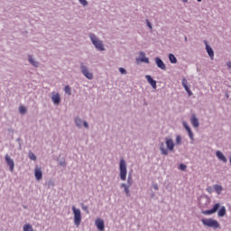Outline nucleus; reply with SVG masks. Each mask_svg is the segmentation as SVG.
<instances>
[{
	"instance_id": "38",
	"label": "nucleus",
	"mask_w": 231,
	"mask_h": 231,
	"mask_svg": "<svg viewBox=\"0 0 231 231\" xmlns=\"http://www.w3.org/2000/svg\"><path fill=\"white\" fill-rule=\"evenodd\" d=\"M154 190H158V184H153Z\"/></svg>"
},
{
	"instance_id": "17",
	"label": "nucleus",
	"mask_w": 231,
	"mask_h": 231,
	"mask_svg": "<svg viewBox=\"0 0 231 231\" xmlns=\"http://www.w3.org/2000/svg\"><path fill=\"white\" fill-rule=\"evenodd\" d=\"M145 79H147L149 84L152 86V88H153V89H156V80L152 79V78H151V76L149 75H146Z\"/></svg>"
},
{
	"instance_id": "13",
	"label": "nucleus",
	"mask_w": 231,
	"mask_h": 231,
	"mask_svg": "<svg viewBox=\"0 0 231 231\" xmlns=\"http://www.w3.org/2000/svg\"><path fill=\"white\" fill-rule=\"evenodd\" d=\"M183 126L186 129V131H188V134H189L190 140H194V134L192 133L190 126H189V125L186 122L183 123Z\"/></svg>"
},
{
	"instance_id": "44",
	"label": "nucleus",
	"mask_w": 231,
	"mask_h": 231,
	"mask_svg": "<svg viewBox=\"0 0 231 231\" xmlns=\"http://www.w3.org/2000/svg\"><path fill=\"white\" fill-rule=\"evenodd\" d=\"M185 42H187V37H185Z\"/></svg>"
},
{
	"instance_id": "6",
	"label": "nucleus",
	"mask_w": 231,
	"mask_h": 231,
	"mask_svg": "<svg viewBox=\"0 0 231 231\" xmlns=\"http://www.w3.org/2000/svg\"><path fill=\"white\" fill-rule=\"evenodd\" d=\"M81 71L86 79L93 80V73L89 72V69H88V67L84 66V63H81Z\"/></svg>"
},
{
	"instance_id": "34",
	"label": "nucleus",
	"mask_w": 231,
	"mask_h": 231,
	"mask_svg": "<svg viewBox=\"0 0 231 231\" xmlns=\"http://www.w3.org/2000/svg\"><path fill=\"white\" fill-rule=\"evenodd\" d=\"M179 169H180V171H186L187 165L181 163V164H180Z\"/></svg>"
},
{
	"instance_id": "39",
	"label": "nucleus",
	"mask_w": 231,
	"mask_h": 231,
	"mask_svg": "<svg viewBox=\"0 0 231 231\" xmlns=\"http://www.w3.org/2000/svg\"><path fill=\"white\" fill-rule=\"evenodd\" d=\"M208 192H212V188H208Z\"/></svg>"
},
{
	"instance_id": "42",
	"label": "nucleus",
	"mask_w": 231,
	"mask_h": 231,
	"mask_svg": "<svg viewBox=\"0 0 231 231\" xmlns=\"http://www.w3.org/2000/svg\"><path fill=\"white\" fill-rule=\"evenodd\" d=\"M199 3H201L202 0H197Z\"/></svg>"
},
{
	"instance_id": "8",
	"label": "nucleus",
	"mask_w": 231,
	"mask_h": 231,
	"mask_svg": "<svg viewBox=\"0 0 231 231\" xmlns=\"http://www.w3.org/2000/svg\"><path fill=\"white\" fill-rule=\"evenodd\" d=\"M95 225L97 228L100 231H104L106 228V225L104 224V219L102 218H97L95 221Z\"/></svg>"
},
{
	"instance_id": "12",
	"label": "nucleus",
	"mask_w": 231,
	"mask_h": 231,
	"mask_svg": "<svg viewBox=\"0 0 231 231\" xmlns=\"http://www.w3.org/2000/svg\"><path fill=\"white\" fill-rule=\"evenodd\" d=\"M136 60L137 61L140 60V62H144L145 64H149V58L145 57L144 52H140L139 58Z\"/></svg>"
},
{
	"instance_id": "33",
	"label": "nucleus",
	"mask_w": 231,
	"mask_h": 231,
	"mask_svg": "<svg viewBox=\"0 0 231 231\" xmlns=\"http://www.w3.org/2000/svg\"><path fill=\"white\" fill-rule=\"evenodd\" d=\"M119 71L122 73V75H127V70H125L124 68H119Z\"/></svg>"
},
{
	"instance_id": "25",
	"label": "nucleus",
	"mask_w": 231,
	"mask_h": 231,
	"mask_svg": "<svg viewBox=\"0 0 231 231\" xmlns=\"http://www.w3.org/2000/svg\"><path fill=\"white\" fill-rule=\"evenodd\" d=\"M29 62L34 66V68H37L39 66V62L35 61L32 56H29Z\"/></svg>"
},
{
	"instance_id": "35",
	"label": "nucleus",
	"mask_w": 231,
	"mask_h": 231,
	"mask_svg": "<svg viewBox=\"0 0 231 231\" xmlns=\"http://www.w3.org/2000/svg\"><path fill=\"white\" fill-rule=\"evenodd\" d=\"M80 5H82L83 6H88V0H79Z\"/></svg>"
},
{
	"instance_id": "27",
	"label": "nucleus",
	"mask_w": 231,
	"mask_h": 231,
	"mask_svg": "<svg viewBox=\"0 0 231 231\" xmlns=\"http://www.w3.org/2000/svg\"><path fill=\"white\" fill-rule=\"evenodd\" d=\"M64 91L67 95H71V88L69 85L65 86Z\"/></svg>"
},
{
	"instance_id": "37",
	"label": "nucleus",
	"mask_w": 231,
	"mask_h": 231,
	"mask_svg": "<svg viewBox=\"0 0 231 231\" xmlns=\"http://www.w3.org/2000/svg\"><path fill=\"white\" fill-rule=\"evenodd\" d=\"M83 125L84 127H86L88 129V127H89V125H88V122L84 121L83 122Z\"/></svg>"
},
{
	"instance_id": "10",
	"label": "nucleus",
	"mask_w": 231,
	"mask_h": 231,
	"mask_svg": "<svg viewBox=\"0 0 231 231\" xmlns=\"http://www.w3.org/2000/svg\"><path fill=\"white\" fill-rule=\"evenodd\" d=\"M51 100L53 104L59 106L60 104V94L59 93H52Z\"/></svg>"
},
{
	"instance_id": "28",
	"label": "nucleus",
	"mask_w": 231,
	"mask_h": 231,
	"mask_svg": "<svg viewBox=\"0 0 231 231\" xmlns=\"http://www.w3.org/2000/svg\"><path fill=\"white\" fill-rule=\"evenodd\" d=\"M75 123L78 125V127H82V121L80 118H76Z\"/></svg>"
},
{
	"instance_id": "40",
	"label": "nucleus",
	"mask_w": 231,
	"mask_h": 231,
	"mask_svg": "<svg viewBox=\"0 0 231 231\" xmlns=\"http://www.w3.org/2000/svg\"><path fill=\"white\" fill-rule=\"evenodd\" d=\"M82 208H83L84 210H88V206H83Z\"/></svg>"
},
{
	"instance_id": "7",
	"label": "nucleus",
	"mask_w": 231,
	"mask_h": 231,
	"mask_svg": "<svg viewBox=\"0 0 231 231\" xmlns=\"http://www.w3.org/2000/svg\"><path fill=\"white\" fill-rule=\"evenodd\" d=\"M5 162H6V164L8 165V167H9V171L11 172H14V169L15 167V163L14 162V159H12V157H10V155L6 154L5 155Z\"/></svg>"
},
{
	"instance_id": "36",
	"label": "nucleus",
	"mask_w": 231,
	"mask_h": 231,
	"mask_svg": "<svg viewBox=\"0 0 231 231\" xmlns=\"http://www.w3.org/2000/svg\"><path fill=\"white\" fill-rule=\"evenodd\" d=\"M147 21V26L149 27L150 30H152V25L151 24V22H149V20Z\"/></svg>"
},
{
	"instance_id": "19",
	"label": "nucleus",
	"mask_w": 231,
	"mask_h": 231,
	"mask_svg": "<svg viewBox=\"0 0 231 231\" xmlns=\"http://www.w3.org/2000/svg\"><path fill=\"white\" fill-rule=\"evenodd\" d=\"M206 50L211 60H214V51L206 43Z\"/></svg>"
},
{
	"instance_id": "24",
	"label": "nucleus",
	"mask_w": 231,
	"mask_h": 231,
	"mask_svg": "<svg viewBox=\"0 0 231 231\" xmlns=\"http://www.w3.org/2000/svg\"><path fill=\"white\" fill-rule=\"evenodd\" d=\"M169 60L171 62V64H176V62H178V59H176V56H174V54H170Z\"/></svg>"
},
{
	"instance_id": "5",
	"label": "nucleus",
	"mask_w": 231,
	"mask_h": 231,
	"mask_svg": "<svg viewBox=\"0 0 231 231\" xmlns=\"http://www.w3.org/2000/svg\"><path fill=\"white\" fill-rule=\"evenodd\" d=\"M219 208H221V204L217 203L213 206L211 209L202 211V214H204V216H210L211 214H216V212L219 210Z\"/></svg>"
},
{
	"instance_id": "1",
	"label": "nucleus",
	"mask_w": 231,
	"mask_h": 231,
	"mask_svg": "<svg viewBox=\"0 0 231 231\" xmlns=\"http://www.w3.org/2000/svg\"><path fill=\"white\" fill-rule=\"evenodd\" d=\"M119 172H120V179L122 181H125L127 178V163H125V160L121 159L119 164Z\"/></svg>"
},
{
	"instance_id": "20",
	"label": "nucleus",
	"mask_w": 231,
	"mask_h": 231,
	"mask_svg": "<svg viewBox=\"0 0 231 231\" xmlns=\"http://www.w3.org/2000/svg\"><path fill=\"white\" fill-rule=\"evenodd\" d=\"M191 124L193 127H199V121L198 120L195 115H193L191 117Z\"/></svg>"
},
{
	"instance_id": "3",
	"label": "nucleus",
	"mask_w": 231,
	"mask_h": 231,
	"mask_svg": "<svg viewBox=\"0 0 231 231\" xmlns=\"http://www.w3.org/2000/svg\"><path fill=\"white\" fill-rule=\"evenodd\" d=\"M72 212L74 214V225L80 226V223H82V212L75 206H72Z\"/></svg>"
},
{
	"instance_id": "15",
	"label": "nucleus",
	"mask_w": 231,
	"mask_h": 231,
	"mask_svg": "<svg viewBox=\"0 0 231 231\" xmlns=\"http://www.w3.org/2000/svg\"><path fill=\"white\" fill-rule=\"evenodd\" d=\"M166 146L169 151H174V141L172 139H166Z\"/></svg>"
},
{
	"instance_id": "43",
	"label": "nucleus",
	"mask_w": 231,
	"mask_h": 231,
	"mask_svg": "<svg viewBox=\"0 0 231 231\" xmlns=\"http://www.w3.org/2000/svg\"><path fill=\"white\" fill-rule=\"evenodd\" d=\"M183 1V3H187V0H182Z\"/></svg>"
},
{
	"instance_id": "21",
	"label": "nucleus",
	"mask_w": 231,
	"mask_h": 231,
	"mask_svg": "<svg viewBox=\"0 0 231 231\" xmlns=\"http://www.w3.org/2000/svg\"><path fill=\"white\" fill-rule=\"evenodd\" d=\"M160 151L162 154H163L164 156H167V154H169V151H167V149L165 148V144L163 143H161Z\"/></svg>"
},
{
	"instance_id": "22",
	"label": "nucleus",
	"mask_w": 231,
	"mask_h": 231,
	"mask_svg": "<svg viewBox=\"0 0 231 231\" xmlns=\"http://www.w3.org/2000/svg\"><path fill=\"white\" fill-rule=\"evenodd\" d=\"M121 187L123 188V189H125V195L126 196H131V191L129 190V188L131 187V186H127V184H125V183H123V184H121Z\"/></svg>"
},
{
	"instance_id": "23",
	"label": "nucleus",
	"mask_w": 231,
	"mask_h": 231,
	"mask_svg": "<svg viewBox=\"0 0 231 231\" xmlns=\"http://www.w3.org/2000/svg\"><path fill=\"white\" fill-rule=\"evenodd\" d=\"M214 189L217 194H221V192H223V186L216 184L214 185Z\"/></svg>"
},
{
	"instance_id": "14",
	"label": "nucleus",
	"mask_w": 231,
	"mask_h": 231,
	"mask_svg": "<svg viewBox=\"0 0 231 231\" xmlns=\"http://www.w3.org/2000/svg\"><path fill=\"white\" fill-rule=\"evenodd\" d=\"M156 65L160 68V69H166L167 66H165V63H163V60L160 58L155 59Z\"/></svg>"
},
{
	"instance_id": "9",
	"label": "nucleus",
	"mask_w": 231,
	"mask_h": 231,
	"mask_svg": "<svg viewBox=\"0 0 231 231\" xmlns=\"http://www.w3.org/2000/svg\"><path fill=\"white\" fill-rule=\"evenodd\" d=\"M181 84L185 91H187L189 97H192V91H190V87H189V82L187 81V79H183Z\"/></svg>"
},
{
	"instance_id": "16",
	"label": "nucleus",
	"mask_w": 231,
	"mask_h": 231,
	"mask_svg": "<svg viewBox=\"0 0 231 231\" xmlns=\"http://www.w3.org/2000/svg\"><path fill=\"white\" fill-rule=\"evenodd\" d=\"M216 154H217V157L218 158V160H220L224 163H226L227 160H226V157L225 156V154H223V152H221L220 151H217Z\"/></svg>"
},
{
	"instance_id": "31",
	"label": "nucleus",
	"mask_w": 231,
	"mask_h": 231,
	"mask_svg": "<svg viewBox=\"0 0 231 231\" xmlns=\"http://www.w3.org/2000/svg\"><path fill=\"white\" fill-rule=\"evenodd\" d=\"M19 111L22 115H24V113H26V106H20Z\"/></svg>"
},
{
	"instance_id": "30",
	"label": "nucleus",
	"mask_w": 231,
	"mask_h": 231,
	"mask_svg": "<svg viewBox=\"0 0 231 231\" xmlns=\"http://www.w3.org/2000/svg\"><path fill=\"white\" fill-rule=\"evenodd\" d=\"M29 158L30 160H33V162L37 160V156H35L33 152H29Z\"/></svg>"
},
{
	"instance_id": "29",
	"label": "nucleus",
	"mask_w": 231,
	"mask_h": 231,
	"mask_svg": "<svg viewBox=\"0 0 231 231\" xmlns=\"http://www.w3.org/2000/svg\"><path fill=\"white\" fill-rule=\"evenodd\" d=\"M133 185V177L129 176L127 179V187H131Z\"/></svg>"
},
{
	"instance_id": "32",
	"label": "nucleus",
	"mask_w": 231,
	"mask_h": 231,
	"mask_svg": "<svg viewBox=\"0 0 231 231\" xmlns=\"http://www.w3.org/2000/svg\"><path fill=\"white\" fill-rule=\"evenodd\" d=\"M176 143H177L178 145L181 144V136L177 135V137H176Z\"/></svg>"
},
{
	"instance_id": "4",
	"label": "nucleus",
	"mask_w": 231,
	"mask_h": 231,
	"mask_svg": "<svg viewBox=\"0 0 231 231\" xmlns=\"http://www.w3.org/2000/svg\"><path fill=\"white\" fill-rule=\"evenodd\" d=\"M90 40L92 42V44H94L95 48L98 50L99 51H104V43H102V41L98 40L95 34H90Z\"/></svg>"
},
{
	"instance_id": "2",
	"label": "nucleus",
	"mask_w": 231,
	"mask_h": 231,
	"mask_svg": "<svg viewBox=\"0 0 231 231\" xmlns=\"http://www.w3.org/2000/svg\"><path fill=\"white\" fill-rule=\"evenodd\" d=\"M202 225L205 226H208L209 228H219L220 225L217 220H215L214 218H202L201 219Z\"/></svg>"
},
{
	"instance_id": "26",
	"label": "nucleus",
	"mask_w": 231,
	"mask_h": 231,
	"mask_svg": "<svg viewBox=\"0 0 231 231\" xmlns=\"http://www.w3.org/2000/svg\"><path fill=\"white\" fill-rule=\"evenodd\" d=\"M23 231H33V226L30 224H25L23 226Z\"/></svg>"
},
{
	"instance_id": "18",
	"label": "nucleus",
	"mask_w": 231,
	"mask_h": 231,
	"mask_svg": "<svg viewBox=\"0 0 231 231\" xmlns=\"http://www.w3.org/2000/svg\"><path fill=\"white\" fill-rule=\"evenodd\" d=\"M218 217H225L226 216V208L225 206H222L217 213Z\"/></svg>"
},
{
	"instance_id": "41",
	"label": "nucleus",
	"mask_w": 231,
	"mask_h": 231,
	"mask_svg": "<svg viewBox=\"0 0 231 231\" xmlns=\"http://www.w3.org/2000/svg\"><path fill=\"white\" fill-rule=\"evenodd\" d=\"M227 67H228V68H231V61H229V62L227 63Z\"/></svg>"
},
{
	"instance_id": "11",
	"label": "nucleus",
	"mask_w": 231,
	"mask_h": 231,
	"mask_svg": "<svg viewBox=\"0 0 231 231\" xmlns=\"http://www.w3.org/2000/svg\"><path fill=\"white\" fill-rule=\"evenodd\" d=\"M34 176L38 181L42 180V170L41 168H35Z\"/></svg>"
}]
</instances>
